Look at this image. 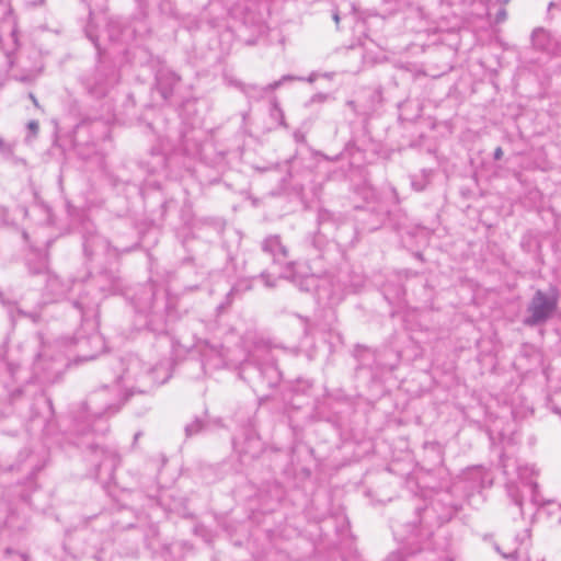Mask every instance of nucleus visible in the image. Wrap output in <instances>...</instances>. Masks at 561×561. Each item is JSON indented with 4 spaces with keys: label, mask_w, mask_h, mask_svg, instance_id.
Listing matches in <instances>:
<instances>
[{
    "label": "nucleus",
    "mask_w": 561,
    "mask_h": 561,
    "mask_svg": "<svg viewBox=\"0 0 561 561\" xmlns=\"http://www.w3.org/2000/svg\"><path fill=\"white\" fill-rule=\"evenodd\" d=\"M23 238L26 240L27 239V233L26 232H23Z\"/></svg>",
    "instance_id": "obj_40"
},
{
    "label": "nucleus",
    "mask_w": 561,
    "mask_h": 561,
    "mask_svg": "<svg viewBox=\"0 0 561 561\" xmlns=\"http://www.w3.org/2000/svg\"><path fill=\"white\" fill-rule=\"evenodd\" d=\"M1 415H2V414L0 413V416H1Z\"/></svg>",
    "instance_id": "obj_41"
},
{
    "label": "nucleus",
    "mask_w": 561,
    "mask_h": 561,
    "mask_svg": "<svg viewBox=\"0 0 561 561\" xmlns=\"http://www.w3.org/2000/svg\"><path fill=\"white\" fill-rule=\"evenodd\" d=\"M272 358H275L273 354V348L267 345H259L255 347L251 359L254 360L257 365V368L266 367L267 363L271 362Z\"/></svg>",
    "instance_id": "obj_11"
},
{
    "label": "nucleus",
    "mask_w": 561,
    "mask_h": 561,
    "mask_svg": "<svg viewBox=\"0 0 561 561\" xmlns=\"http://www.w3.org/2000/svg\"><path fill=\"white\" fill-rule=\"evenodd\" d=\"M327 100V95L325 94H316L312 96V102H324Z\"/></svg>",
    "instance_id": "obj_28"
},
{
    "label": "nucleus",
    "mask_w": 561,
    "mask_h": 561,
    "mask_svg": "<svg viewBox=\"0 0 561 561\" xmlns=\"http://www.w3.org/2000/svg\"><path fill=\"white\" fill-rule=\"evenodd\" d=\"M531 43L534 48L540 51H550L552 47L550 34L542 27L533 31Z\"/></svg>",
    "instance_id": "obj_8"
},
{
    "label": "nucleus",
    "mask_w": 561,
    "mask_h": 561,
    "mask_svg": "<svg viewBox=\"0 0 561 561\" xmlns=\"http://www.w3.org/2000/svg\"><path fill=\"white\" fill-rule=\"evenodd\" d=\"M236 85L249 98L256 101L263 100L267 93H270V89L265 87H260L257 84H245L242 82H237Z\"/></svg>",
    "instance_id": "obj_9"
},
{
    "label": "nucleus",
    "mask_w": 561,
    "mask_h": 561,
    "mask_svg": "<svg viewBox=\"0 0 561 561\" xmlns=\"http://www.w3.org/2000/svg\"><path fill=\"white\" fill-rule=\"evenodd\" d=\"M82 83L92 98L102 99L115 83V75L105 67H98L82 79Z\"/></svg>",
    "instance_id": "obj_4"
},
{
    "label": "nucleus",
    "mask_w": 561,
    "mask_h": 561,
    "mask_svg": "<svg viewBox=\"0 0 561 561\" xmlns=\"http://www.w3.org/2000/svg\"><path fill=\"white\" fill-rule=\"evenodd\" d=\"M423 533L426 535H430V530L425 529L423 526V519L420 520V527L417 528V533L415 534V537H422Z\"/></svg>",
    "instance_id": "obj_25"
},
{
    "label": "nucleus",
    "mask_w": 561,
    "mask_h": 561,
    "mask_svg": "<svg viewBox=\"0 0 561 561\" xmlns=\"http://www.w3.org/2000/svg\"><path fill=\"white\" fill-rule=\"evenodd\" d=\"M90 460L94 463L96 476L111 478L121 462L119 455L114 448L91 444L89 446Z\"/></svg>",
    "instance_id": "obj_3"
},
{
    "label": "nucleus",
    "mask_w": 561,
    "mask_h": 561,
    "mask_svg": "<svg viewBox=\"0 0 561 561\" xmlns=\"http://www.w3.org/2000/svg\"><path fill=\"white\" fill-rule=\"evenodd\" d=\"M383 2L388 4H394L398 2V0H383Z\"/></svg>",
    "instance_id": "obj_35"
},
{
    "label": "nucleus",
    "mask_w": 561,
    "mask_h": 561,
    "mask_svg": "<svg viewBox=\"0 0 561 561\" xmlns=\"http://www.w3.org/2000/svg\"><path fill=\"white\" fill-rule=\"evenodd\" d=\"M507 19V11L505 8L500 7L499 10L495 13L494 22L500 24L505 22Z\"/></svg>",
    "instance_id": "obj_15"
},
{
    "label": "nucleus",
    "mask_w": 561,
    "mask_h": 561,
    "mask_svg": "<svg viewBox=\"0 0 561 561\" xmlns=\"http://www.w3.org/2000/svg\"><path fill=\"white\" fill-rule=\"evenodd\" d=\"M70 289V284L62 280L59 276L47 273L45 290L50 296L51 300H58L66 296Z\"/></svg>",
    "instance_id": "obj_6"
},
{
    "label": "nucleus",
    "mask_w": 561,
    "mask_h": 561,
    "mask_svg": "<svg viewBox=\"0 0 561 561\" xmlns=\"http://www.w3.org/2000/svg\"><path fill=\"white\" fill-rule=\"evenodd\" d=\"M295 80V77L285 75L279 80H276L270 84L266 85V89H270V91H274L278 89L284 82Z\"/></svg>",
    "instance_id": "obj_14"
},
{
    "label": "nucleus",
    "mask_w": 561,
    "mask_h": 561,
    "mask_svg": "<svg viewBox=\"0 0 561 561\" xmlns=\"http://www.w3.org/2000/svg\"><path fill=\"white\" fill-rule=\"evenodd\" d=\"M557 307L556 294L538 289L527 306V317L524 318L523 323L527 327L541 325L553 316Z\"/></svg>",
    "instance_id": "obj_2"
},
{
    "label": "nucleus",
    "mask_w": 561,
    "mask_h": 561,
    "mask_svg": "<svg viewBox=\"0 0 561 561\" xmlns=\"http://www.w3.org/2000/svg\"><path fill=\"white\" fill-rule=\"evenodd\" d=\"M553 9H558L561 11V4H558L556 2H550L548 5V12L550 13Z\"/></svg>",
    "instance_id": "obj_29"
},
{
    "label": "nucleus",
    "mask_w": 561,
    "mask_h": 561,
    "mask_svg": "<svg viewBox=\"0 0 561 561\" xmlns=\"http://www.w3.org/2000/svg\"><path fill=\"white\" fill-rule=\"evenodd\" d=\"M503 157V149L501 147L495 148L493 158L494 160H500Z\"/></svg>",
    "instance_id": "obj_27"
},
{
    "label": "nucleus",
    "mask_w": 561,
    "mask_h": 561,
    "mask_svg": "<svg viewBox=\"0 0 561 561\" xmlns=\"http://www.w3.org/2000/svg\"><path fill=\"white\" fill-rule=\"evenodd\" d=\"M332 19L335 22L336 27L339 28V24H340V21H341V11H340L339 8L333 9V11H332Z\"/></svg>",
    "instance_id": "obj_24"
},
{
    "label": "nucleus",
    "mask_w": 561,
    "mask_h": 561,
    "mask_svg": "<svg viewBox=\"0 0 561 561\" xmlns=\"http://www.w3.org/2000/svg\"><path fill=\"white\" fill-rule=\"evenodd\" d=\"M511 495H512V497L514 500V503L522 508V505H523L522 500L517 495H515L513 493H511Z\"/></svg>",
    "instance_id": "obj_30"
},
{
    "label": "nucleus",
    "mask_w": 561,
    "mask_h": 561,
    "mask_svg": "<svg viewBox=\"0 0 561 561\" xmlns=\"http://www.w3.org/2000/svg\"><path fill=\"white\" fill-rule=\"evenodd\" d=\"M386 561H408L405 554L402 551L392 552Z\"/></svg>",
    "instance_id": "obj_16"
},
{
    "label": "nucleus",
    "mask_w": 561,
    "mask_h": 561,
    "mask_svg": "<svg viewBox=\"0 0 561 561\" xmlns=\"http://www.w3.org/2000/svg\"><path fill=\"white\" fill-rule=\"evenodd\" d=\"M21 558H22V561H26V556L25 554H21Z\"/></svg>",
    "instance_id": "obj_39"
},
{
    "label": "nucleus",
    "mask_w": 561,
    "mask_h": 561,
    "mask_svg": "<svg viewBox=\"0 0 561 561\" xmlns=\"http://www.w3.org/2000/svg\"><path fill=\"white\" fill-rule=\"evenodd\" d=\"M127 398L128 394H124L117 383L113 387H102L93 391L85 401L84 417L89 422L110 417L119 411Z\"/></svg>",
    "instance_id": "obj_1"
},
{
    "label": "nucleus",
    "mask_w": 561,
    "mask_h": 561,
    "mask_svg": "<svg viewBox=\"0 0 561 561\" xmlns=\"http://www.w3.org/2000/svg\"><path fill=\"white\" fill-rule=\"evenodd\" d=\"M93 248H94V240L90 241L89 239H85L83 242V250H84L85 255H88V256L92 255Z\"/></svg>",
    "instance_id": "obj_17"
},
{
    "label": "nucleus",
    "mask_w": 561,
    "mask_h": 561,
    "mask_svg": "<svg viewBox=\"0 0 561 561\" xmlns=\"http://www.w3.org/2000/svg\"><path fill=\"white\" fill-rule=\"evenodd\" d=\"M503 557L505 559H510V560H517L518 558V551L517 549H514L513 551H511L510 553H503Z\"/></svg>",
    "instance_id": "obj_26"
},
{
    "label": "nucleus",
    "mask_w": 561,
    "mask_h": 561,
    "mask_svg": "<svg viewBox=\"0 0 561 561\" xmlns=\"http://www.w3.org/2000/svg\"><path fill=\"white\" fill-rule=\"evenodd\" d=\"M27 129L32 136H36L39 129V125L37 121H30L27 124Z\"/></svg>",
    "instance_id": "obj_18"
},
{
    "label": "nucleus",
    "mask_w": 561,
    "mask_h": 561,
    "mask_svg": "<svg viewBox=\"0 0 561 561\" xmlns=\"http://www.w3.org/2000/svg\"><path fill=\"white\" fill-rule=\"evenodd\" d=\"M314 80H316L314 73L310 75V77L308 78V81L313 82Z\"/></svg>",
    "instance_id": "obj_36"
},
{
    "label": "nucleus",
    "mask_w": 561,
    "mask_h": 561,
    "mask_svg": "<svg viewBox=\"0 0 561 561\" xmlns=\"http://www.w3.org/2000/svg\"><path fill=\"white\" fill-rule=\"evenodd\" d=\"M204 427V422L201 419H195L192 423L185 426L186 437H192L198 434Z\"/></svg>",
    "instance_id": "obj_12"
},
{
    "label": "nucleus",
    "mask_w": 561,
    "mask_h": 561,
    "mask_svg": "<svg viewBox=\"0 0 561 561\" xmlns=\"http://www.w3.org/2000/svg\"><path fill=\"white\" fill-rule=\"evenodd\" d=\"M0 151L4 156H10L12 153V147L4 142L2 138H0Z\"/></svg>",
    "instance_id": "obj_21"
},
{
    "label": "nucleus",
    "mask_w": 561,
    "mask_h": 561,
    "mask_svg": "<svg viewBox=\"0 0 561 561\" xmlns=\"http://www.w3.org/2000/svg\"><path fill=\"white\" fill-rule=\"evenodd\" d=\"M20 496L24 502H30L31 500L30 492H22Z\"/></svg>",
    "instance_id": "obj_31"
},
{
    "label": "nucleus",
    "mask_w": 561,
    "mask_h": 561,
    "mask_svg": "<svg viewBox=\"0 0 561 561\" xmlns=\"http://www.w3.org/2000/svg\"><path fill=\"white\" fill-rule=\"evenodd\" d=\"M28 98L31 99V101L33 102V104H34L36 107H38V106H39L38 101H37L36 96H35L33 93H30V94H28Z\"/></svg>",
    "instance_id": "obj_32"
},
{
    "label": "nucleus",
    "mask_w": 561,
    "mask_h": 561,
    "mask_svg": "<svg viewBox=\"0 0 561 561\" xmlns=\"http://www.w3.org/2000/svg\"><path fill=\"white\" fill-rule=\"evenodd\" d=\"M262 250L271 254L274 261L287 257V249L282 244L278 236H270L264 239Z\"/></svg>",
    "instance_id": "obj_7"
},
{
    "label": "nucleus",
    "mask_w": 561,
    "mask_h": 561,
    "mask_svg": "<svg viewBox=\"0 0 561 561\" xmlns=\"http://www.w3.org/2000/svg\"><path fill=\"white\" fill-rule=\"evenodd\" d=\"M348 7L351 9V12H355L356 9H355V5L353 3H348Z\"/></svg>",
    "instance_id": "obj_37"
},
{
    "label": "nucleus",
    "mask_w": 561,
    "mask_h": 561,
    "mask_svg": "<svg viewBox=\"0 0 561 561\" xmlns=\"http://www.w3.org/2000/svg\"><path fill=\"white\" fill-rule=\"evenodd\" d=\"M28 272L33 275H38L45 273L47 275V262L44 259H41L37 263L34 265L28 262L27 263Z\"/></svg>",
    "instance_id": "obj_13"
},
{
    "label": "nucleus",
    "mask_w": 561,
    "mask_h": 561,
    "mask_svg": "<svg viewBox=\"0 0 561 561\" xmlns=\"http://www.w3.org/2000/svg\"><path fill=\"white\" fill-rule=\"evenodd\" d=\"M180 81V76L168 68H161L156 73V89L164 101L173 96L174 88Z\"/></svg>",
    "instance_id": "obj_5"
},
{
    "label": "nucleus",
    "mask_w": 561,
    "mask_h": 561,
    "mask_svg": "<svg viewBox=\"0 0 561 561\" xmlns=\"http://www.w3.org/2000/svg\"><path fill=\"white\" fill-rule=\"evenodd\" d=\"M312 244L313 247H316L317 249H320V247L318 245V243L316 242V240L312 241Z\"/></svg>",
    "instance_id": "obj_38"
},
{
    "label": "nucleus",
    "mask_w": 561,
    "mask_h": 561,
    "mask_svg": "<svg viewBox=\"0 0 561 561\" xmlns=\"http://www.w3.org/2000/svg\"><path fill=\"white\" fill-rule=\"evenodd\" d=\"M259 370L263 378L266 379L270 387L277 385L280 379V371L276 365V358H272L271 362L267 363L266 367H261Z\"/></svg>",
    "instance_id": "obj_10"
},
{
    "label": "nucleus",
    "mask_w": 561,
    "mask_h": 561,
    "mask_svg": "<svg viewBox=\"0 0 561 561\" xmlns=\"http://www.w3.org/2000/svg\"><path fill=\"white\" fill-rule=\"evenodd\" d=\"M236 291H237V288H236V287H232V288L230 289V291L227 294V297H226V300H227V301H226V304H225V305H224V304H221V305L218 307L220 310H221V309H224L225 307H228V306H230V305H231V302H232V297H233V295L236 294Z\"/></svg>",
    "instance_id": "obj_19"
},
{
    "label": "nucleus",
    "mask_w": 561,
    "mask_h": 561,
    "mask_svg": "<svg viewBox=\"0 0 561 561\" xmlns=\"http://www.w3.org/2000/svg\"><path fill=\"white\" fill-rule=\"evenodd\" d=\"M26 485H27V490L31 492V491H35L37 489V484H36V481L34 479V472L32 471V474L26 479L25 481Z\"/></svg>",
    "instance_id": "obj_20"
},
{
    "label": "nucleus",
    "mask_w": 561,
    "mask_h": 561,
    "mask_svg": "<svg viewBox=\"0 0 561 561\" xmlns=\"http://www.w3.org/2000/svg\"><path fill=\"white\" fill-rule=\"evenodd\" d=\"M76 307L80 309L83 313V316H88L93 311V308L85 307L82 301H76Z\"/></svg>",
    "instance_id": "obj_22"
},
{
    "label": "nucleus",
    "mask_w": 561,
    "mask_h": 561,
    "mask_svg": "<svg viewBox=\"0 0 561 561\" xmlns=\"http://www.w3.org/2000/svg\"><path fill=\"white\" fill-rule=\"evenodd\" d=\"M423 512H424L423 519H427L430 517L431 511L428 508H424Z\"/></svg>",
    "instance_id": "obj_34"
},
{
    "label": "nucleus",
    "mask_w": 561,
    "mask_h": 561,
    "mask_svg": "<svg viewBox=\"0 0 561 561\" xmlns=\"http://www.w3.org/2000/svg\"><path fill=\"white\" fill-rule=\"evenodd\" d=\"M19 313L24 316V317H28L30 319H32L33 322H37L39 320V313L38 312H24L22 310H19Z\"/></svg>",
    "instance_id": "obj_23"
},
{
    "label": "nucleus",
    "mask_w": 561,
    "mask_h": 561,
    "mask_svg": "<svg viewBox=\"0 0 561 561\" xmlns=\"http://www.w3.org/2000/svg\"><path fill=\"white\" fill-rule=\"evenodd\" d=\"M11 37H12L13 43L16 45L18 44V32H16V30H13L11 32Z\"/></svg>",
    "instance_id": "obj_33"
}]
</instances>
